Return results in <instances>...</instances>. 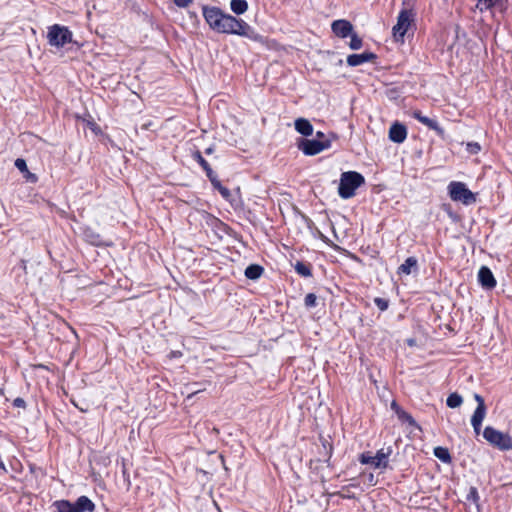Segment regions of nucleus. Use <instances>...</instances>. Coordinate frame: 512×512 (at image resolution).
<instances>
[{
    "label": "nucleus",
    "mask_w": 512,
    "mask_h": 512,
    "mask_svg": "<svg viewBox=\"0 0 512 512\" xmlns=\"http://www.w3.org/2000/svg\"><path fill=\"white\" fill-rule=\"evenodd\" d=\"M214 31L224 34H235L255 41H258L261 38L260 35L257 34L244 20L237 19L236 17L226 13L221 16L218 24L214 28Z\"/></svg>",
    "instance_id": "1"
},
{
    "label": "nucleus",
    "mask_w": 512,
    "mask_h": 512,
    "mask_svg": "<svg viewBox=\"0 0 512 512\" xmlns=\"http://www.w3.org/2000/svg\"><path fill=\"white\" fill-rule=\"evenodd\" d=\"M365 183L362 174L356 171L343 172L340 177L338 194L342 199H349L355 195V191Z\"/></svg>",
    "instance_id": "2"
},
{
    "label": "nucleus",
    "mask_w": 512,
    "mask_h": 512,
    "mask_svg": "<svg viewBox=\"0 0 512 512\" xmlns=\"http://www.w3.org/2000/svg\"><path fill=\"white\" fill-rule=\"evenodd\" d=\"M415 22V13L412 9H402L397 17V23L392 28V33L396 41H404L405 34L410 30Z\"/></svg>",
    "instance_id": "3"
},
{
    "label": "nucleus",
    "mask_w": 512,
    "mask_h": 512,
    "mask_svg": "<svg viewBox=\"0 0 512 512\" xmlns=\"http://www.w3.org/2000/svg\"><path fill=\"white\" fill-rule=\"evenodd\" d=\"M73 34L66 26L54 24L48 28L47 40L48 44L57 49L64 47L72 42Z\"/></svg>",
    "instance_id": "4"
},
{
    "label": "nucleus",
    "mask_w": 512,
    "mask_h": 512,
    "mask_svg": "<svg viewBox=\"0 0 512 512\" xmlns=\"http://www.w3.org/2000/svg\"><path fill=\"white\" fill-rule=\"evenodd\" d=\"M449 197L456 202H461L464 205H471L476 202V196L471 192L465 183L452 181L448 185Z\"/></svg>",
    "instance_id": "5"
},
{
    "label": "nucleus",
    "mask_w": 512,
    "mask_h": 512,
    "mask_svg": "<svg viewBox=\"0 0 512 512\" xmlns=\"http://www.w3.org/2000/svg\"><path fill=\"white\" fill-rule=\"evenodd\" d=\"M392 454V447L382 448L377 451L375 455L369 452L360 455V462L362 464L371 465L375 469H386L389 464V457Z\"/></svg>",
    "instance_id": "6"
},
{
    "label": "nucleus",
    "mask_w": 512,
    "mask_h": 512,
    "mask_svg": "<svg viewBox=\"0 0 512 512\" xmlns=\"http://www.w3.org/2000/svg\"><path fill=\"white\" fill-rule=\"evenodd\" d=\"M483 437L493 446L500 450L508 451L512 449V438L491 426L484 429Z\"/></svg>",
    "instance_id": "7"
},
{
    "label": "nucleus",
    "mask_w": 512,
    "mask_h": 512,
    "mask_svg": "<svg viewBox=\"0 0 512 512\" xmlns=\"http://www.w3.org/2000/svg\"><path fill=\"white\" fill-rule=\"evenodd\" d=\"M331 142L328 139H301L298 142V149L307 156H314L330 148Z\"/></svg>",
    "instance_id": "8"
},
{
    "label": "nucleus",
    "mask_w": 512,
    "mask_h": 512,
    "mask_svg": "<svg viewBox=\"0 0 512 512\" xmlns=\"http://www.w3.org/2000/svg\"><path fill=\"white\" fill-rule=\"evenodd\" d=\"M332 32L339 38H346L353 32V25L345 19L335 20L331 24Z\"/></svg>",
    "instance_id": "9"
},
{
    "label": "nucleus",
    "mask_w": 512,
    "mask_h": 512,
    "mask_svg": "<svg viewBox=\"0 0 512 512\" xmlns=\"http://www.w3.org/2000/svg\"><path fill=\"white\" fill-rule=\"evenodd\" d=\"M478 281L485 290H492L496 286V279L492 271L486 266H482L479 269Z\"/></svg>",
    "instance_id": "10"
},
{
    "label": "nucleus",
    "mask_w": 512,
    "mask_h": 512,
    "mask_svg": "<svg viewBox=\"0 0 512 512\" xmlns=\"http://www.w3.org/2000/svg\"><path fill=\"white\" fill-rule=\"evenodd\" d=\"M224 12L217 7H203V16L209 27L214 30Z\"/></svg>",
    "instance_id": "11"
},
{
    "label": "nucleus",
    "mask_w": 512,
    "mask_h": 512,
    "mask_svg": "<svg viewBox=\"0 0 512 512\" xmlns=\"http://www.w3.org/2000/svg\"><path fill=\"white\" fill-rule=\"evenodd\" d=\"M376 59V55L372 52H363L361 54H351L347 57V64L356 67Z\"/></svg>",
    "instance_id": "12"
},
{
    "label": "nucleus",
    "mask_w": 512,
    "mask_h": 512,
    "mask_svg": "<svg viewBox=\"0 0 512 512\" xmlns=\"http://www.w3.org/2000/svg\"><path fill=\"white\" fill-rule=\"evenodd\" d=\"M407 137V129L404 125L396 122L389 129V138L394 143H402Z\"/></svg>",
    "instance_id": "13"
},
{
    "label": "nucleus",
    "mask_w": 512,
    "mask_h": 512,
    "mask_svg": "<svg viewBox=\"0 0 512 512\" xmlns=\"http://www.w3.org/2000/svg\"><path fill=\"white\" fill-rule=\"evenodd\" d=\"M485 415H486V406H482V405L477 406L472 415V418H471V425L473 426L476 434H479V432H480L481 425L485 418Z\"/></svg>",
    "instance_id": "14"
},
{
    "label": "nucleus",
    "mask_w": 512,
    "mask_h": 512,
    "mask_svg": "<svg viewBox=\"0 0 512 512\" xmlns=\"http://www.w3.org/2000/svg\"><path fill=\"white\" fill-rule=\"evenodd\" d=\"M76 512H93L95 504L87 496H80L74 503Z\"/></svg>",
    "instance_id": "15"
},
{
    "label": "nucleus",
    "mask_w": 512,
    "mask_h": 512,
    "mask_svg": "<svg viewBox=\"0 0 512 512\" xmlns=\"http://www.w3.org/2000/svg\"><path fill=\"white\" fill-rule=\"evenodd\" d=\"M413 117L417 119L419 122L427 126L429 129L442 132V129L439 127V124L436 120L430 119L427 116L422 115L421 111L415 110L413 112Z\"/></svg>",
    "instance_id": "16"
},
{
    "label": "nucleus",
    "mask_w": 512,
    "mask_h": 512,
    "mask_svg": "<svg viewBox=\"0 0 512 512\" xmlns=\"http://www.w3.org/2000/svg\"><path fill=\"white\" fill-rule=\"evenodd\" d=\"M294 125L295 130L303 136H310L313 134V126L305 118L296 119Z\"/></svg>",
    "instance_id": "17"
},
{
    "label": "nucleus",
    "mask_w": 512,
    "mask_h": 512,
    "mask_svg": "<svg viewBox=\"0 0 512 512\" xmlns=\"http://www.w3.org/2000/svg\"><path fill=\"white\" fill-rule=\"evenodd\" d=\"M192 157L203 168L209 180L216 175L199 151L194 152Z\"/></svg>",
    "instance_id": "18"
},
{
    "label": "nucleus",
    "mask_w": 512,
    "mask_h": 512,
    "mask_svg": "<svg viewBox=\"0 0 512 512\" xmlns=\"http://www.w3.org/2000/svg\"><path fill=\"white\" fill-rule=\"evenodd\" d=\"M264 269L262 266L257 264H251L245 269V276L251 280H257L263 274Z\"/></svg>",
    "instance_id": "19"
},
{
    "label": "nucleus",
    "mask_w": 512,
    "mask_h": 512,
    "mask_svg": "<svg viewBox=\"0 0 512 512\" xmlns=\"http://www.w3.org/2000/svg\"><path fill=\"white\" fill-rule=\"evenodd\" d=\"M294 269L302 277L308 278L312 276L311 264L302 261H297L294 264Z\"/></svg>",
    "instance_id": "20"
},
{
    "label": "nucleus",
    "mask_w": 512,
    "mask_h": 512,
    "mask_svg": "<svg viewBox=\"0 0 512 512\" xmlns=\"http://www.w3.org/2000/svg\"><path fill=\"white\" fill-rule=\"evenodd\" d=\"M230 8L236 15H242L248 10V3L246 0H231Z\"/></svg>",
    "instance_id": "21"
},
{
    "label": "nucleus",
    "mask_w": 512,
    "mask_h": 512,
    "mask_svg": "<svg viewBox=\"0 0 512 512\" xmlns=\"http://www.w3.org/2000/svg\"><path fill=\"white\" fill-rule=\"evenodd\" d=\"M57 512H76L74 503L68 500H57L53 503Z\"/></svg>",
    "instance_id": "22"
},
{
    "label": "nucleus",
    "mask_w": 512,
    "mask_h": 512,
    "mask_svg": "<svg viewBox=\"0 0 512 512\" xmlns=\"http://www.w3.org/2000/svg\"><path fill=\"white\" fill-rule=\"evenodd\" d=\"M210 182L213 185V187L219 191V193L221 194V196L224 199L228 200L230 198V196H231L230 190L221 184V182L218 179L217 174L210 179Z\"/></svg>",
    "instance_id": "23"
},
{
    "label": "nucleus",
    "mask_w": 512,
    "mask_h": 512,
    "mask_svg": "<svg viewBox=\"0 0 512 512\" xmlns=\"http://www.w3.org/2000/svg\"><path fill=\"white\" fill-rule=\"evenodd\" d=\"M417 266V259L415 257H408L403 264L398 268V273L409 275L412 268Z\"/></svg>",
    "instance_id": "24"
},
{
    "label": "nucleus",
    "mask_w": 512,
    "mask_h": 512,
    "mask_svg": "<svg viewBox=\"0 0 512 512\" xmlns=\"http://www.w3.org/2000/svg\"><path fill=\"white\" fill-rule=\"evenodd\" d=\"M84 238L87 242L95 246H100L103 243L101 236L91 229L84 230Z\"/></svg>",
    "instance_id": "25"
},
{
    "label": "nucleus",
    "mask_w": 512,
    "mask_h": 512,
    "mask_svg": "<svg viewBox=\"0 0 512 512\" xmlns=\"http://www.w3.org/2000/svg\"><path fill=\"white\" fill-rule=\"evenodd\" d=\"M434 455L443 463H450L452 461L449 450L445 447L437 446L434 448Z\"/></svg>",
    "instance_id": "26"
},
{
    "label": "nucleus",
    "mask_w": 512,
    "mask_h": 512,
    "mask_svg": "<svg viewBox=\"0 0 512 512\" xmlns=\"http://www.w3.org/2000/svg\"><path fill=\"white\" fill-rule=\"evenodd\" d=\"M397 417L402 422H407L409 425L421 430V427L417 424V422L414 420L411 414H409L405 410L401 409L400 411H397Z\"/></svg>",
    "instance_id": "27"
},
{
    "label": "nucleus",
    "mask_w": 512,
    "mask_h": 512,
    "mask_svg": "<svg viewBox=\"0 0 512 512\" xmlns=\"http://www.w3.org/2000/svg\"><path fill=\"white\" fill-rule=\"evenodd\" d=\"M463 402V398L458 393H451L446 400V404L449 408H457Z\"/></svg>",
    "instance_id": "28"
},
{
    "label": "nucleus",
    "mask_w": 512,
    "mask_h": 512,
    "mask_svg": "<svg viewBox=\"0 0 512 512\" xmlns=\"http://www.w3.org/2000/svg\"><path fill=\"white\" fill-rule=\"evenodd\" d=\"M350 36V42H349V47L352 49V50H358L362 47L363 45V41L362 39L355 33H351Z\"/></svg>",
    "instance_id": "29"
},
{
    "label": "nucleus",
    "mask_w": 512,
    "mask_h": 512,
    "mask_svg": "<svg viewBox=\"0 0 512 512\" xmlns=\"http://www.w3.org/2000/svg\"><path fill=\"white\" fill-rule=\"evenodd\" d=\"M498 0H477V8L480 11L488 10L493 8Z\"/></svg>",
    "instance_id": "30"
},
{
    "label": "nucleus",
    "mask_w": 512,
    "mask_h": 512,
    "mask_svg": "<svg viewBox=\"0 0 512 512\" xmlns=\"http://www.w3.org/2000/svg\"><path fill=\"white\" fill-rule=\"evenodd\" d=\"M466 499L468 501H472L474 504L477 505V507L479 506L480 496L476 487H470Z\"/></svg>",
    "instance_id": "31"
},
{
    "label": "nucleus",
    "mask_w": 512,
    "mask_h": 512,
    "mask_svg": "<svg viewBox=\"0 0 512 512\" xmlns=\"http://www.w3.org/2000/svg\"><path fill=\"white\" fill-rule=\"evenodd\" d=\"M304 304L307 308H312L317 305V296L314 293H308L304 298Z\"/></svg>",
    "instance_id": "32"
},
{
    "label": "nucleus",
    "mask_w": 512,
    "mask_h": 512,
    "mask_svg": "<svg viewBox=\"0 0 512 512\" xmlns=\"http://www.w3.org/2000/svg\"><path fill=\"white\" fill-rule=\"evenodd\" d=\"M374 303L381 311H385L388 308V301L384 298L377 297L374 299Z\"/></svg>",
    "instance_id": "33"
},
{
    "label": "nucleus",
    "mask_w": 512,
    "mask_h": 512,
    "mask_svg": "<svg viewBox=\"0 0 512 512\" xmlns=\"http://www.w3.org/2000/svg\"><path fill=\"white\" fill-rule=\"evenodd\" d=\"M15 167L21 171V172H25V171H28V168H27V164H26V161L22 158H17L15 160Z\"/></svg>",
    "instance_id": "34"
},
{
    "label": "nucleus",
    "mask_w": 512,
    "mask_h": 512,
    "mask_svg": "<svg viewBox=\"0 0 512 512\" xmlns=\"http://www.w3.org/2000/svg\"><path fill=\"white\" fill-rule=\"evenodd\" d=\"M13 406L17 408H25L26 402L23 398L17 397L13 401Z\"/></svg>",
    "instance_id": "35"
},
{
    "label": "nucleus",
    "mask_w": 512,
    "mask_h": 512,
    "mask_svg": "<svg viewBox=\"0 0 512 512\" xmlns=\"http://www.w3.org/2000/svg\"><path fill=\"white\" fill-rule=\"evenodd\" d=\"M173 1L178 7H181V8L188 7L192 3V0H173Z\"/></svg>",
    "instance_id": "36"
},
{
    "label": "nucleus",
    "mask_w": 512,
    "mask_h": 512,
    "mask_svg": "<svg viewBox=\"0 0 512 512\" xmlns=\"http://www.w3.org/2000/svg\"><path fill=\"white\" fill-rule=\"evenodd\" d=\"M468 147H469V151L471 153H478L481 149V147L478 143H469Z\"/></svg>",
    "instance_id": "37"
},
{
    "label": "nucleus",
    "mask_w": 512,
    "mask_h": 512,
    "mask_svg": "<svg viewBox=\"0 0 512 512\" xmlns=\"http://www.w3.org/2000/svg\"><path fill=\"white\" fill-rule=\"evenodd\" d=\"M474 398L477 402V406H480V405L485 406L484 399L479 394H475Z\"/></svg>",
    "instance_id": "38"
},
{
    "label": "nucleus",
    "mask_w": 512,
    "mask_h": 512,
    "mask_svg": "<svg viewBox=\"0 0 512 512\" xmlns=\"http://www.w3.org/2000/svg\"><path fill=\"white\" fill-rule=\"evenodd\" d=\"M391 409L397 414V411H400L402 408L397 404L396 401L391 403Z\"/></svg>",
    "instance_id": "39"
},
{
    "label": "nucleus",
    "mask_w": 512,
    "mask_h": 512,
    "mask_svg": "<svg viewBox=\"0 0 512 512\" xmlns=\"http://www.w3.org/2000/svg\"><path fill=\"white\" fill-rule=\"evenodd\" d=\"M72 403H73V405H74L75 407H77L80 411H82V412L87 411V409H86V408H83V407H82V405H78V404H76L74 401H72Z\"/></svg>",
    "instance_id": "40"
},
{
    "label": "nucleus",
    "mask_w": 512,
    "mask_h": 512,
    "mask_svg": "<svg viewBox=\"0 0 512 512\" xmlns=\"http://www.w3.org/2000/svg\"><path fill=\"white\" fill-rule=\"evenodd\" d=\"M72 403H73V405H74L75 407H77L80 411H82V412L87 411V409H86V408H83V407H82V405H78V404H76L74 401H72Z\"/></svg>",
    "instance_id": "41"
},
{
    "label": "nucleus",
    "mask_w": 512,
    "mask_h": 512,
    "mask_svg": "<svg viewBox=\"0 0 512 512\" xmlns=\"http://www.w3.org/2000/svg\"><path fill=\"white\" fill-rule=\"evenodd\" d=\"M214 151V148L213 147H208L206 150H205V153L206 154H212Z\"/></svg>",
    "instance_id": "42"
},
{
    "label": "nucleus",
    "mask_w": 512,
    "mask_h": 512,
    "mask_svg": "<svg viewBox=\"0 0 512 512\" xmlns=\"http://www.w3.org/2000/svg\"><path fill=\"white\" fill-rule=\"evenodd\" d=\"M407 344H408L409 346H414V345H415V340H414V339H408V340H407Z\"/></svg>",
    "instance_id": "43"
},
{
    "label": "nucleus",
    "mask_w": 512,
    "mask_h": 512,
    "mask_svg": "<svg viewBox=\"0 0 512 512\" xmlns=\"http://www.w3.org/2000/svg\"><path fill=\"white\" fill-rule=\"evenodd\" d=\"M316 136H317V138H324V137H325L324 133H323V132H321V131H318V132L316 133Z\"/></svg>",
    "instance_id": "44"
}]
</instances>
